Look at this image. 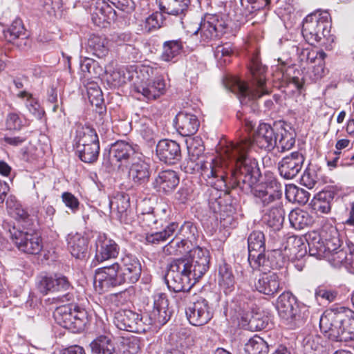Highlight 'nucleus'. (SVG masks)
<instances>
[{"label": "nucleus", "instance_id": "nucleus-1", "mask_svg": "<svg viewBox=\"0 0 354 354\" xmlns=\"http://www.w3.org/2000/svg\"><path fill=\"white\" fill-rule=\"evenodd\" d=\"M251 148L250 140L226 147L223 159L232 165L230 183L232 189L251 194L257 203L268 206L281 198L282 185L271 174L261 176L257 160L248 156Z\"/></svg>", "mask_w": 354, "mask_h": 354}, {"label": "nucleus", "instance_id": "nucleus-2", "mask_svg": "<svg viewBox=\"0 0 354 354\" xmlns=\"http://www.w3.org/2000/svg\"><path fill=\"white\" fill-rule=\"evenodd\" d=\"M141 272L139 259L130 253H125L119 261L95 270L94 286L101 294L123 284L135 283L139 280Z\"/></svg>", "mask_w": 354, "mask_h": 354}, {"label": "nucleus", "instance_id": "nucleus-3", "mask_svg": "<svg viewBox=\"0 0 354 354\" xmlns=\"http://www.w3.org/2000/svg\"><path fill=\"white\" fill-rule=\"evenodd\" d=\"M250 71L252 75L250 84L232 75H226L223 80L225 88L236 94L243 106L250 103L253 104L259 98L270 92L266 84V66L258 61H252Z\"/></svg>", "mask_w": 354, "mask_h": 354}, {"label": "nucleus", "instance_id": "nucleus-4", "mask_svg": "<svg viewBox=\"0 0 354 354\" xmlns=\"http://www.w3.org/2000/svg\"><path fill=\"white\" fill-rule=\"evenodd\" d=\"M276 308L279 317L290 329L302 326L310 315L308 306L298 301L290 292H283L279 295Z\"/></svg>", "mask_w": 354, "mask_h": 354}, {"label": "nucleus", "instance_id": "nucleus-5", "mask_svg": "<svg viewBox=\"0 0 354 354\" xmlns=\"http://www.w3.org/2000/svg\"><path fill=\"white\" fill-rule=\"evenodd\" d=\"M305 239L308 245L310 255L318 259L326 258L342 247L338 232L333 227L323 230L321 233L310 232L306 234Z\"/></svg>", "mask_w": 354, "mask_h": 354}, {"label": "nucleus", "instance_id": "nucleus-6", "mask_svg": "<svg viewBox=\"0 0 354 354\" xmlns=\"http://www.w3.org/2000/svg\"><path fill=\"white\" fill-rule=\"evenodd\" d=\"M53 317L57 324L73 333L84 330L88 322L86 311L73 304L57 307Z\"/></svg>", "mask_w": 354, "mask_h": 354}, {"label": "nucleus", "instance_id": "nucleus-7", "mask_svg": "<svg viewBox=\"0 0 354 354\" xmlns=\"http://www.w3.org/2000/svg\"><path fill=\"white\" fill-rule=\"evenodd\" d=\"M329 14L327 12H315L308 15L303 21L302 35L310 45L319 43L329 34Z\"/></svg>", "mask_w": 354, "mask_h": 354}, {"label": "nucleus", "instance_id": "nucleus-8", "mask_svg": "<svg viewBox=\"0 0 354 354\" xmlns=\"http://www.w3.org/2000/svg\"><path fill=\"white\" fill-rule=\"evenodd\" d=\"M37 288L40 293L46 295L50 292H67L60 298L62 302H73L74 295L71 290L73 287L68 279L62 274L53 275L41 274L37 277Z\"/></svg>", "mask_w": 354, "mask_h": 354}, {"label": "nucleus", "instance_id": "nucleus-9", "mask_svg": "<svg viewBox=\"0 0 354 354\" xmlns=\"http://www.w3.org/2000/svg\"><path fill=\"white\" fill-rule=\"evenodd\" d=\"M227 26L226 20L222 15L207 14L194 34L200 33L201 41L208 43L222 37L225 33Z\"/></svg>", "mask_w": 354, "mask_h": 354}, {"label": "nucleus", "instance_id": "nucleus-10", "mask_svg": "<svg viewBox=\"0 0 354 354\" xmlns=\"http://www.w3.org/2000/svg\"><path fill=\"white\" fill-rule=\"evenodd\" d=\"M342 307L326 310L319 320L321 332L332 342H342Z\"/></svg>", "mask_w": 354, "mask_h": 354}, {"label": "nucleus", "instance_id": "nucleus-11", "mask_svg": "<svg viewBox=\"0 0 354 354\" xmlns=\"http://www.w3.org/2000/svg\"><path fill=\"white\" fill-rule=\"evenodd\" d=\"M201 176L207 186L224 189L227 187L226 167L220 159L206 160Z\"/></svg>", "mask_w": 354, "mask_h": 354}, {"label": "nucleus", "instance_id": "nucleus-12", "mask_svg": "<svg viewBox=\"0 0 354 354\" xmlns=\"http://www.w3.org/2000/svg\"><path fill=\"white\" fill-rule=\"evenodd\" d=\"M153 310L145 315L147 330L152 325L160 327L165 325L171 318V312L169 310V301L164 293H157L153 296Z\"/></svg>", "mask_w": 354, "mask_h": 354}, {"label": "nucleus", "instance_id": "nucleus-13", "mask_svg": "<svg viewBox=\"0 0 354 354\" xmlns=\"http://www.w3.org/2000/svg\"><path fill=\"white\" fill-rule=\"evenodd\" d=\"M223 189L211 187L208 189V205L209 209L215 214L216 220H219L224 227L231 225L234 221V209L231 205L223 204L224 200L221 198Z\"/></svg>", "mask_w": 354, "mask_h": 354}, {"label": "nucleus", "instance_id": "nucleus-14", "mask_svg": "<svg viewBox=\"0 0 354 354\" xmlns=\"http://www.w3.org/2000/svg\"><path fill=\"white\" fill-rule=\"evenodd\" d=\"M137 153H140L138 145L118 140L110 145L107 154H104V158L107 157L111 165L120 166L123 163L131 162Z\"/></svg>", "mask_w": 354, "mask_h": 354}, {"label": "nucleus", "instance_id": "nucleus-15", "mask_svg": "<svg viewBox=\"0 0 354 354\" xmlns=\"http://www.w3.org/2000/svg\"><path fill=\"white\" fill-rule=\"evenodd\" d=\"M144 321V315L128 309L120 310L114 316V324L118 329L136 333L147 331V324Z\"/></svg>", "mask_w": 354, "mask_h": 354}, {"label": "nucleus", "instance_id": "nucleus-16", "mask_svg": "<svg viewBox=\"0 0 354 354\" xmlns=\"http://www.w3.org/2000/svg\"><path fill=\"white\" fill-rule=\"evenodd\" d=\"M278 124L271 126L267 123H261L253 136V140L246 138L237 144H241L245 140H250L252 147L255 144L259 149L270 152L277 146Z\"/></svg>", "mask_w": 354, "mask_h": 354}, {"label": "nucleus", "instance_id": "nucleus-17", "mask_svg": "<svg viewBox=\"0 0 354 354\" xmlns=\"http://www.w3.org/2000/svg\"><path fill=\"white\" fill-rule=\"evenodd\" d=\"M9 232L14 244L21 252L30 254H37L41 252L43 245L38 234L24 232L15 227Z\"/></svg>", "mask_w": 354, "mask_h": 354}, {"label": "nucleus", "instance_id": "nucleus-18", "mask_svg": "<svg viewBox=\"0 0 354 354\" xmlns=\"http://www.w3.org/2000/svg\"><path fill=\"white\" fill-rule=\"evenodd\" d=\"M151 165L149 158L141 152L130 162L129 167V178L136 185H145L151 177Z\"/></svg>", "mask_w": 354, "mask_h": 354}, {"label": "nucleus", "instance_id": "nucleus-19", "mask_svg": "<svg viewBox=\"0 0 354 354\" xmlns=\"http://www.w3.org/2000/svg\"><path fill=\"white\" fill-rule=\"evenodd\" d=\"M185 314L189 322L196 326L205 325L212 318L208 301L202 297L185 308Z\"/></svg>", "mask_w": 354, "mask_h": 354}, {"label": "nucleus", "instance_id": "nucleus-20", "mask_svg": "<svg viewBox=\"0 0 354 354\" xmlns=\"http://www.w3.org/2000/svg\"><path fill=\"white\" fill-rule=\"evenodd\" d=\"M120 252V247L116 241L106 236V234H100L95 241V260L102 263L107 260L116 259Z\"/></svg>", "mask_w": 354, "mask_h": 354}, {"label": "nucleus", "instance_id": "nucleus-21", "mask_svg": "<svg viewBox=\"0 0 354 354\" xmlns=\"http://www.w3.org/2000/svg\"><path fill=\"white\" fill-rule=\"evenodd\" d=\"M109 206L116 212V218L121 223L131 225L134 221L135 216L129 208L130 198L127 194H117L109 201Z\"/></svg>", "mask_w": 354, "mask_h": 354}, {"label": "nucleus", "instance_id": "nucleus-22", "mask_svg": "<svg viewBox=\"0 0 354 354\" xmlns=\"http://www.w3.org/2000/svg\"><path fill=\"white\" fill-rule=\"evenodd\" d=\"M191 269L194 270L198 277L204 276L209 268L210 255L208 250L197 246L189 250V257L185 258Z\"/></svg>", "mask_w": 354, "mask_h": 354}, {"label": "nucleus", "instance_id": "nucleus-23", "mask_svg": "<svg viewBox=\"0 0 354 354\" xmlns=\"http://www.w3.org/2000/svg\"><path fill=\"white\" fill-rule=\"evenodd\" d=\"M304 162L302 153L295 151L282 158L278 164L281 176L285 179L294 178L301 171Z\"/></svg>", "mask_w": 354, "mask_h": 354}, {"label": "nucleus", "instance_id": "nucleus-24", "mask_svg": "<svg viewBox=\"0 0 354 354\" xmlns=\"http://www.w3.org/2000/svg\"><path fill=\"white\" fill-rule=\"evenodd\" d=\"M156 155L160 161L174 165L181 158L180 145L174 140H162L156 145Z\"/></svg>", "mask_w": 354, "mask_h": 354}, {"label": "nucleus", "instance_id": "nucleus-25", "mask_svg": "<svg viewBox=\"0 0 354 354\" xmlns=\"http://www.w3.org/2000/svg\"><path fill=\"white\" fill-rule=\"evenodd\" d=\"M134 91L140 93L147 100H154L165 94L166 91L165 81L163 77H157L140 84H135Z\"/></svg>", "mask_w": 354, "mask_h": 354}, {"label": "nucleus", "instance_id": "nucleus-26", "mask_svg": "<svg viewBox=\"0 0 354 354\" xmlns=\"http://www.w3.org/2000/svg\"><path fill=\"white\" fill-rule=\"evenodd\" d=\"M285 257L279 250L268 251L263 254L257 261V266H251L253 270L270 272V269H279L285 265Z\"/></svg>", "mask_w": 354, "mask_h": 354}, {"label": "nucleus", "instance_id": "nucleus-27", "mask_svg": "<svg viewBox=\"0 0 354 354\" xmlns=\"http://www.w3.org/2000/svg\"><path fill=\"white\" fill-rule=\"evenodd\" d=\"M248 262L250 266H257V259L265 253V236L261 231H253L248 238Z\"/></svg>", "mask_w": 354, "mask_h": 354}, {"label": "nucleus", "instance_id": "nucleus-28", "mask_svg": "<svg viewBox=\"0 0 354 354\" xmlns=\"http://www.w3.org/2000/svg\"><path fill=\"white\" fill-rule=\"evenodd\" d=\"M179 183L177 173L171 169L158 172L153 182V187L159 192L169 194L173 192Z\"/></svg>", "mask_w": 354, "mask_h": 354}, {"label": "nucleus", "instance_id": "nucleus-29", "mask_svg": "<svg viewBox=\"0 0 354 354\" xmlns=\"http://www.w3.org/2000/svg\"><path fill=\"white\" fill-rule=\"evenodd\" d=\"M175 123L179 133L183 136H190L196 133L200 126L198 118L190 113L179 112L175 118Z\"/></svg>", "mask_w": 354, "mask_h": 354}, {"label": "nucleus", "instance_id": "nucleus-30", "mask_svg": "<svg viewBox=\"0 0 354 354\" xmlns=\"http://www.w3.org/2000/svg\"><path fill=\"white\" fill-rule=\"evenodd\" d=\"M263 272L255 283L256 289L263 295L274 296L281 289L279 275L273 272Z\"/></svg>", "mask_w": 354, "mask_h": 354}, {"label": "nucleus", "instance_id": "nucleus-31", "mask_svg": "<svg viewBox=\"0 0 354 354\" xmlns=\"http://www.w3.org/2000/svg\"><path fill=\"white\" fill-rule=\"evenodd\" d=\"M189 157L181 165V169L187 174H201L203 167L206 160L202 156L203 147L193 149L188 147Z\"/></svg>", "mask_w": 354, "mask_h": 354}, {"label": "nucleus", "instance_id": "nucleus-32", "mask_svg": "<svg viewBox=\"0 0 354 354\" xmlns=\"http://www.w3.org/2000/svg\"><path fill=\"white\" fill-rule=\"evenodd\" d=\"M68 249L71 255L82 259L86 257L88 250V239L80 233L71 232L66 237Z\"/></svg>", "mask_w": 354, "mask_h": 354}, {"label": "nucleus", "instance_id": "nucleus-33", "mask_svg": "<svg viewBox=\"0 0 354 354\" xmlns=\"http://www.w3.org/2000/svg\"><path fill=\"white\" fill-rule=\"evenodd\" d=\"M326 259L335 267L342 265L354 267V245L348 243L346 248L341 247L335 250Z\"/></svg>", "mask_w": 354, "mask_h": 354}, {"label": "nucleus", "instance_id": "nucleus-34", "mask_svg": "<svg viewBox=\"0 0 354 354\" xmlns=\"http://www.w3.org/2000/svg\"><path fill=\"white\" fill-rule=\"evenodd\" d=\"M172 271L179 273L184 281H187L192 286L201 279L194 270L189 266L188 261L184 258L173 260L168 266Z\"/></svg>", "mask_w": 354, "mask_h": 354}, {"label": "nucleus", "instance_id": "nucleus-35", "mask_svg": "<svg viewBox=\"0 0 354 354\" xmlns=\"http://www.w3.org/2000/svg\"><path fill=\"white\" fill-rule=\"evenodd\" d=\"M93 20L95 23L106 22L110 24L116 19V12L113 8L105 0H98L93 12Z\"/></svg>", "mask_w": 354, "mask_h": 354}, {"label": "nucleus", "instance_id": "nucleus-36", "mask_svg": "<svg viewBox=\"0 0 354 354\" xmlns=\"http://www.w3.org/2000/svg\"><path fill=\"white\" fill-rule=\"evenodd\" d=\"M190 0H158L159 9L162 13L169 15H185Z\"/></svg>", "mask_w": 354, "mask_h": 354}, {"label": "nucleus", "instance_id": "nucleus-37", "mask_svg": "<svg viewBox=\"0 0 354 354\" xmlns=\"http://www.w3.org/2000/svg\"><path fill=\"white\" fill-rule=\"evenodd\" d=\"M218 285L227 295L235 289V279L232 268L226 263H223L218 268Z\"/></svg>", "mask_w": 354, "mask_h": 354}, {"label": "nucleus", "instance_id": "nucleus-38", "mask_svg": "<svg viewBox=\"0 0 354 354\" xmlns=\"http://www.w3.org/2000/svg\"><path fill=\"white\" fill-rule=\"evenodd\" d=\"M109 41L103 36L92 35L88 39L86 50L98 58L106 57L109 52Z\"/></svg>", "mask_w": 354, "mask_h": 354}, {"label": "nucleus", "instance_id": "nucleus-39", "mask_svg": "<svg viewBox=\"0 0 354 354\" xmlns=\"http://www.w3.org/2000/svg\"><path fill=\"white\" fill-rule=\"evenodd\" d=\"M264 223L274 231L281 229L284 219L285 212L281 204L272 207L263 217Z\"/></svg>", "mask_w": 354, "mask_h": 354}, {"label": "nucleus", "instance_id": "nucleus-40", "mask_svg": "<svg viewBox=\"0 0 354 354\" xmlns=\"http://www.w3.org/2000/svg\"><path fill=\"white\" fill-rule=\"evenodd\" d=\"M335 194V192L332 189L319 192L315 196L312 201L313 209L322 214L329 213Z\"/></svg>", "mask_w": 354, "mask_h": 354}, {"label": "nucleus", "instance_id": "nucleus-41", "mask_svg": "<svg viewBox=\"0 0 354 354\" xmlns=\"http://www.w3.org/2000/svg\"><path fill=\"white\" fill-rule=\"evenodd\" d=\"M160 231L147 233L145 236V241L149 245H159L166 241L173 236L178 228V223H170L165 227H161Z\"/></svg>", "mask_w": 354, "mask_h": 354}, {"label": "nucleus", "instance_id": "nucleus-42", "mask_svg": "<svg viewBox=\"0 0 354 354\" xmlns=\"http://www.w3.org/2000/svg\"><path fill=\"white\" fill-rule=\"evenodd\" d=\"M183 42L180 39L166 41L162 44L160 59L164 62H173L181 54Z\"/></svg>", "mask_w": 354, "mask_h": 354}, {"label": "nucleus", "instance_id": "nucleus-43", "mask_svg": "<svg viewBox=\"0 0 354 354\" xmlns=\"http://www.w3.org/2000/svg\"><path fill=\"white\" fill-rule=\"evenodd\" d=\"M342 342L354 339V312L342 307Z\"/></svg>", "mask_w": 354, "mask_h": 354}, {"label": "nucleus", "instance_id": "nucleus-44", "mask_svg": "<svg viewBox=\"0 0 354 354\" xmlns=\"http://www.w3.org/2000/svg\"><path fill=\"white\" fill-rule=\"evenodd\" d=\"M277 139V149L278 152H283L290 149L295 143V139L292 133L286 130L281 124L278 123Z\"/></svg>", "mask_w": 354, "mask_h": 354}, {"label": "nucleus", "instance_id": "nucleus-45", "mask_svg": "<svg viewBox=\"0 0 354 354\" xmlns=\"http://www.w3.org/2000/svg\"><path fill=\"white\" fill-rule=\"evenodd\" d=\"M179 273L172 271L169 266L165 275V281L169 290L177 292L191 289L192 286L178 275Z\"/></svg>", "mask_w": 354, "mask_h": 354}, {"label": "nucleus", "instance_id": "nucleus-46", "mask_svg": "<svg viewBox=\"0 0 354 354\" xmlns=\"http://www.w3.org/2000/svg\"><path fill=\"white\" fill-rule=\"evenodd\" d=\"M77 145H100L99 138L95 129L90 126H84L77 131Z\"/></svg>", "mask_w": 354, "mask_h": 354}, {"label": "nucleus", "instance_id": "nucleus-47", "mask_svg": "<svg viewBox=\"0 0 354 354\" xmlns=\"http://www.w3.org/2000/svg\"><path fill=\"white\" fill-rule=\"evenodd\" d=\"M290 225L296 230H302L313 223V218L307 212L299 209H294L289 214Z\"/></svg>", "mask_w": 354, "mask_h": 354}, {"label": "nucleus", "instance_id": "nucleus-48", "mask_svg": "<svg viewBox=\"0 0 354 354\" xmlns=\"http://www.w3.org/2000/svg\"><path fill=\"white\" fill-rule=\"evenodd\" d=\"M17 97L26 102V106L29 112L36 118L40 119L43 116L44 111L39 104L38 100L34 97L32 93L26 91H21L17 94Z\"/></svg>", "mask_w": 354, "mask_h": 354}, {"label": "nucleus", "instance_id": "nucleus-49", "mask_svg": "<svg viewBox=\"0 0 354 354\" xmlns=\"http://www.w3.org/2000/svg\"><path fill=\"white\" fill-rule=\"evenodd\" d=\"M155 214L160 227H165L170 223H178L173 221L174 214L171 206L165 202H160L158 204Z\"/></svg>", "mask_w": 354, "mask_h": 354}, {"label": "nucleus", "instance_id": "nucleus-50", "mask_svg": "<svg viewBox=\"0 0 354 354\" xmlns=\"http://www.w3.org/2000/svg\"><path fill=\"white\" fill-rule=\"evenodd\" d=\"M286 196L290 202L305 205L309 200L310 194L303 188L290 185L286 188Z\"/></svg>", "mask_w": 354, "mask_h": 354}, {"label": "nucleus", "instance_id": "nucleus-51", "mask_svg": "<svg viewBox=\"0 0 354 354\" xmlns=\"http://www.w3.org/2000/svg\"><path fill=\"white\" fill-rule=\"evenodd\" d=\"M244 350L248 354H268L269 347L263 338L256 335L245 344Z\"/></svg>", "mask_w": 354, "mask_h": 354}, {"label": "nucleus", "instance_id": "nucleus-52", "mask_svg": "<svg viewBox=\"0 0 354 354\" xmlns=\"http://www.w3.org/2000/svg\"><path fill=\"white\" fill-rule=\"evenodd\" d=\"M77 153L80 159L86 163L95 162L99 156L100 145H87L77 147Z\"/></svg>", "mask_w": 354, "mask_h": 354}, {"label": "nucleus", "instance_id": "nucleus-53", "mask_svg": "<svg viewBox=\"0 0 354 354\" xmlns=\"http://www.w3.org/2000/svg\"><path fill=\"white\" fill-rule=\"evenodd\" d=\"M80 68L84 77L89 78L98 77L103 73L102 68L99 66L96 61L87 57L81 61Z\"/></svg>", "mask_w": 354, "mask_h": 354}, {"label": "nucleus", "instance_id": "nucleus-54", "mask_svg": "<svg viewBox=\"0 0 354 354\" xmlns=\"http://www.w3.org/2000/svg\"><path fill=\"white\" fill-rule=\"evenodd\" d=\"M163 22L162 12L152 13L140 24L141 30L145 33H149L160 28Z\"/></svg>", "mask_w": 354, "mask_h": 354}, {"label": "nucleus", "instance_id": "nucleus-55", "mask_svg": "<svg viewBox=\"0 0 354 354\" xmlns=\"http://www.w3.org/2000/svg\"><path fill=\"white\" fill-rule=\"evenodd\" d=\"M189 242L183 239H178V236L175 234L173 238L163 248V252L167 254H178L187 252V245Z\"/></svg>", "mask_w": 354, "mask_h": 354}, {"label": "nucleus", "instance_id": "nucleus-56", "mask_svg": "<svg viewBox=\"0 0 354 354\" xmlns=\"http://www.w3.org/2000/svg\"><path fill=\"white\" fill-rule=\"evenodd\" d=\"M244 0H241V4L243 10L240 8V15L245 18L257 10L264 8L270 3V0H247V5L243 3Z\"/></svg>", "mask_w": 354, "mask_h": 354}, {"label": "nucleus", "instance_id": "nucleus-57", "mask_svg": "<svg viewBox=\"0 0 354 354\" xmlns=\"http://www.w3.org/2000/svg\"><path fill=\"white\" fill-rule=\"evenodd\" d=\"M305 82L304 75L300 71L297 70L294 71L293 76L286 77L283 84H286V87H290L292 92L298 91L301 93L304 89Z\"/></svg>", "mask_w": 354, "mask_h": 354}, {"label": "nucleus", "instance_id": "nucleus-58", "mask_svg": "<svg viewBox=\"0 0 354 354\" xmlns=\"http://www.w3.org/2000/svg\"><path fill=\"white\" fill-rule=\"evenodd\" d=\"M113 344L111 338L106 335H100L89 344L92 354H102Z\"/></svg>", "mask_w": 354, "mask_h": 354}, {"label": "nucleus", "instance_id": "nucleus-59", "mask_svg": "<svg viewBox=\"0 0 354 354\" xmlns=\"http://www.w3.org/2000/svg\"><path fill=\"white\" fill-rule=\"evenodd\" d=\"M176 232L178 239H183L188 242L192 243V241L196 240L197 229L193 223L185 222L180 227H178Z\"/></svg>", "mask_w": 354, "mask_h": 354}, {"label": "nucleus", "instance_id": "nucleus-60", "mask_svg": "<svg viewBox=\"0 0 354 354\" xmlns=\"http://www.w3.org/2000/svg\"><path fill=\"white\" fill-rule=\"evenodd\" d=\"M88 97L91 104L98 109L97 111L100 115H102L106 112V108L103 106L104 100L102 98V93L99 88L91 87L88 88Z\"/></svg>", "mask_w": 354, "mask_h": 354}, {"label": "nucleus", "instance_id": "nucleus-61", "mask_svg": "<svg viewBox=\"0 0 354 354\" xmlns=\"http://www.w3.org/2000/svg\"><path fill=\"white\" fill-rule=\"evenodd\" d=\"M24 35H26V29L22 21L20 19H16L8 29L6 37L10 42H14L15 39Z\"/></svg>", "mask_w": 354, "mask_h": 354}, {"label": "nucleus", "instance_id": "nucleus-62", "mask_svg": "<svg viewBox=\"0 0 354 354\" xmlns=\"http://www.w3.org/2000/svg\"><path fill=\"white\" fill-rule=\"evenodd\" d=\"M291 251V254L296 255L297 252H301V256L306 252V247L301 237L290 236L287 241V246Z\"/></svg>", "mask_w": 354, "mask_h": 354}, {"label": "nucleus", "instance_id": "nucleus-63", "mask_svg": "<svg viewBox=\"0 0 354 354\" xmlns=\"http://www.w3.org/2000/svg\"><path fill=\"white\" fill-rule=\"evenodd\" d=\"M343 203L345 215L347 217L344 223L354 227V196L344 198Z\"/></svg>", "mask_w": 354, "mask_h": 354}, {"label": "nucleus", "instance_id": "nucleus-64", "mask_svg": "<svg viewBox=\"0 0 354 354\" xmlns=\"http://www.w3.org/2000/svg\"><path fill=\"white\" fill-rule=\"evenodd\" d=\"M177 295L175 296V298L178 303V305H190L194 302V300H196L199 296L196 294H192L190 292V289L189 290H183L177 291Z\"/></svg>", "mask_w": 354, "mask_h": 354}]
</instances>
